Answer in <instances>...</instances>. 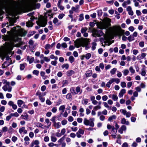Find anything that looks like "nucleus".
I'll list each match as a JSON object with an SVG mask.
<instances>
[{
    "instance_id": "f257e3e1",
    "label": "nucleus",
    "mask_w": 147,
    "mask_h": 147,
    "mask_svg": "<svg viewBox=\"0 0 147 147\" xmlns=\"http://www.w3.org/2000/svg\"><path fill=\"white\" fill-rule=\"evenodd\" d=\"M12 33L10 35L5 36L4 38L5 40H8L9 42L8 44L7 48L9 51H11L14 46V42L19 39V36H24L27 32L24 30L20 28L17 29L16 27H13L11 29Z\"/></svg>"
},
{
    "instance_id": "f03ea898",
    "label": "nucleus",
    "mask_w": 147,
    "mask_h": 147,
    "mask_svg": "<svg viewBox=\"0 0 147 147\" xmlns=\"http://www.w3.org/2000/svg\"><path fill=\"white\" fill-rule=\"evenodd\" d=\"M36 2L35 0H29L27 3L25 2H21L18 3L12 10L11 15L15 16L20 13L26 7H31L34 6Z\"/></svg>"
},
{
    "instance_id": "7ed1b4c3",
    "label": "nucleus",
    "mask_w": 147,
    "mask_h": 147,
    "mask_svg": "<svg viewBox=\"0 0 147 147\" xmlns=\"http://www.w3.org/2000/svg\"><path fill=\"white\" fill-rule=\"evenodd\" d=\"M110 34L113 36H120L124 33V30L122 29L119 26H114L110 27L109 30Z\"/></svg>"
},
{
    "instance_id": "20e7f679",
    "label": "nucleus",
    "mask_w": 147,
    "mask_h": 147,
    "mask_svg": "<svg viewBox=\"0 0 147 147\" xmlns=\"http://www.w3.org/2000/svg\"><path fill=\"white\" fill-rule=\"evenodd\" d=\"M110 19L108 18H104L101 22L98 23L97 24V27L101 29H105L107 30L108 27L111 26Z\"/></svg>"
},
{
    "instance_id": "39448f33",
    "label": "nucleus",
    "mask_w": 147,
    "mask_h": 147,
    "mask_svg": "<svg viewBox=\"0 0 147 147\" xmlns=\"http://www.w3.org/2000/svg\"><path fill=\"white\" fill-rule=\"evenodd\" d=\"M90 42V39L87 38H80L74 41V44L77 48H79L81 46H86Z\"/></svg>"
},
{
    "instance_id": "423d86ee",
    "label": "nucleus",
    "mask_w": 147,
    "mask_h": 147,
    "mask_svg": "<svg viewBox=\"0 0 147 147\" xmlns=\"http://www.w3.org/2000/svg\"><path fill=\"white\" fill-rule=\"evenodd\" d=\"M2 82L3 84H5L2 87L3 89L5 91H7L9 92H10L11 91L12 88L9 86V82L5 79L3 80Z\"/></svg>"
},
{
    "instance_id": "0eeeda50",
    "label": "nucleus",
    "mask_w": 147,
    "mask_h": 147,
    "mask_svg": "<svg viewBox=\"0 0 147 147\" xmlns=\"http://www.w3.org/2000/svg\"><path fill=\"white\" fill-rule=\"evenodd\" d=\"M94 118H90L89 120L86 118H84V123L86 125H89L90 127H93L94 124Z\"/></svg>"
},
{
    "instance_id": "6e6552de",
    "label": "nucleus",
    "mask_w": 147,
    "mask_h": 147,
    "mask_svg": "<svg viewBox=\"0 0 147 147\" xmlns=\"http://www.w3.org/2000/svg\"><path fill=\"white\" fill-rule=\"evenodd\" d=\"M70 91L71 93L74 95L76 94L79 93L80 94L82 92V90L79 86H77L76 89H75L74 87H71L70 88Z\"/></svg>"
},
{
    "instance_id": "1a4fd4ad",
    "label": "nucleus",
    "mask_w": 147,
    "mask_h": 147,
    "mask_svg": "<svg viewBox=\"0 0 147 147\" xmlns=\"http://www.w3.org/2000/svg\"><path fill=\"white\" fill-rule=\"evenodd\" d=\"M92 35L94 37H99L103 34L101 30H98L93 28L92 30Z\"/></svg>"
},
{
    "instance_id": "9d476101",
    "label": "nucleus",
    "mask_w": 147,
    "mask_h": 147,
    "mask_svg": "<svg viewBox=\"0 0 147 147\" xmlns=\"http://www.w3.org/2000/svg\"><path fill=\"white\" fill-rule=\"evenodd\" d=\"M47 23V21L45 19H42L38 21V24L40 26L44 27L45 26Z\"/></svg>"
},
{
    "instance_id": "9b49d317",
    "label": "nucleus",
    "mask_w": 147,
    "mask_h": 147,
    "mask_svg": "<svg viewBox=\"0 0 147 147\" xmlns=\"http://www.w3.org/2000/svg\"><path fill=\"white\" fill-rule=\"evenodd\" d=\"M19 132L21 135H24L27 134V131L24 127H22L19 129Z\"/></svg>"
},
{
    "instance_id": "f8f14e48",
    "label": "nucleus",
    "mask_w": 147,
    "mask_h": 147,
    "mask_svg": "<svg viewBox=\"0 0 147 147\" xmlns=\"http://www.w3.org/2000/svg\"><path fill=\"white\" fill-rule=\"evenodd\" d=\"M120 111L124 115H126L127 117H129L131 115L130 112H127V111L124 109H121L120 110Z\"/></svg>"
},
{
    "instance_id": "ddd939ff",
    "label": "nucleus",
    "mask_w": 147,
    "mask_h": 147,
    "mask_svg": "<svg viewBox=\"0 0 147 147\" xmlns=\"http://www.w3.org/2000/svg\"><path fill=\"white\" fill-rule=\"evenodd\" d=\"M11 3V2L9 1H5L4 2L3 4V8H4L5 9H6L9 7Z\"/></svg>"
},
{
    "instance_id": "4468645a",
    "label": "nucleus",
    "mask_w": 147,
    "mask_h": 147,
    "mask_svg": "<svg viewBox=\"0 0 147 147\" xmlns=\"http://www.w3.org/2000/svg\"><path fill=\"white\" fill-rule=\"evenodd\" d=\"M8 105L12 107V109L14 110H16L17 108V105L12 101H9Z\"/></svg>"
},
{
    "instance_id": "2eb2a0df",
    "label": "nucleus",
    "mask_w": 147,
    "mask_h": 147,
    "mask_svg": "<svg viewBox=\"0 0 147 147\" xmlns=\"http://www.w3.org/2000/svg\"><path fill=\"white\" fill-rule=\"evenodd\" d=\"M45 122L48 125L47 126L45 125L43 127H42V129L45 128L48 129L51 125V123L50 122L49 120L48 119H45Z\"/></svg>"
},
{
    "instance_id": "dca6fc26",
    "label": "nucleus",
    "mask_w": 147,
    "mask_h": 147,
    "mask_svg": "<svg viewBox=\"0 0 147 147\" xmlns=\"http://www.w3.org/2000/svg\"><path fill=\"white\" fill-rule=\"evenodd\" d=\"M126 129V127L125 125H122L118 130L119 132L121 134L123 133V131H125Z\"/></svg>"
},
{
    "instance_id": "f3484780",
    "label": "nucleus",
    "mask_w": 147,
    "mask_h": 147,
    "mask_svg": "<svg viewBox=\"0 0 147 147\" xmlns=\"http://www.w3.org/2000/svg\"><path fill=\"white\" fill-rule=\"evenodd\" d=\"M75 73V71L71 70L67 71L66 72V74L67 76L70 77Z\"/></svg>"
},
{
    "instance_id": "a211bd4d",
    "label": "nucleus",
    "mask_w": 147,
    "mask_h": 147,
    "mask_svg": "<svg viewBox=\"0 0 147 147\" xmlns=\"http://www.w3.org/2000/svg\"><path fill=\"white\" fill-rule=\"evenodd\" d=\"M39 143V141L38 140H33L30 144V146L31 147H33L34 145H38Z\"/></svg>"
},
{
    "instance_id": "6ab92c4d",
    "label": "nucleus",
    "mask_w": 147,
    "mask_h": 147,
    "mask_svg": "<svg viewBox=\"0 0 147 147\" xmlns=\"http://www.w3.org/2000/svg\"><path fill=\"white\" fill-rule=\"evenodd\" d=\"M43 59H41L40 60V62L41 64H43L44 63V61H45L46 62H48L50 61V59L48 57H43Z\"/></svg>"
},
{
    "instance_id": "aec40b11",
    "label": "nucleus",
    "mask_w": 147,
    "mask_h": 147,
    "mask_svg": "<svg viewBox=\"0 0 147 147\" xmlns=\"http://www.w3.org/2000/svg\"><path fill=\"white\" fill-rule=\"evenodd\" d=\"M24 144L25 145H27L30 144L29 141L30 139L28 136L25 137L24 138Z\"/></svg>"
},
{
    "instance_id": "412c9836",
    "label": "nucleus",
    "mask_w": 147,
    "mask_h": 147,
    "mask_svg": "<svg viewBox=\"0 0 147 147\" xmlns=\"http://www.w3.org/2000/svg\"><path fill=\"white\" fill-rule=\"evenodd\" d=\"M92 74V71L91 70L87 71L85 73V75L86 77H89L91 76Z\"/></svg>"
},
{
    "instance_id": "4be33fe9",
    "label": "nucleus",
    "mask_w": 147,
    "mask_h": 147,
    "mask_svg": "<svg viewBox=\"0 0 147 147\" xmlns=\"http://www.w3.org/2000/svg\"><path fill=\"white\" fill-rule=\"evenodd\" d=\"M126 92V90L124 89H123L121 90L119 94V96L120 98L122 97L124 94Z\"/></svg>"
},
{
    "instance_id": "5701e85b",
    "label": "nucleus",
    "mask_w": 147,
    "mask_h": 147,
    "mask_svg": "<svg viewBox=\"0 0 147 147\" xmlns=\"http://www.w3.org/2000/svg\"><path fill=\"white\" fill-rule=\"evenodd\" d=\"M36 95L39 96V98L42 97L46 95V92H37L36 94Z\"/></svg>"
},
{
    "instance_id": "b1692460",
    "label": "nucleus",
    "mask_w": 147,
    "mask_h": 147,
    "mask_svg": "<svg viewBox=\"0 0 147 147\" xmlns=\"http://www.w3.org/2000/svg\"><path fill=\"white\" fill-rule=\"evenodd\" d=\"M114 82L113 78H111L107 83V84H106V86L108 88H110V87L111 84Z\"/></svg>"
},
{
    "instance_id": "393cba45",
    "label": "nucleus",
    "mask_w": 147,
    "mask_h": 147,
    "mask_svg": "<svg viewBox=\"0 0 147 147\" xmlns=\"http://www.w3.org/2000/svg\"><path fill=\"white\" fill-rule=\"evenodd\" d=\"M143 66L144 67L141 70V72L140 74L142 76H145L146 74V70L145 68V66L144 65H143Z\"/></svg>"
},
{
    "instance_id": "a878e982",
    "label": "nucleus",
    "mask_w": 147,
    "mask_h": 147,
    "mask_svg": "<svg viewBox=\"0 0 147 147\" xmlns=\"http://www.w3.org/2000/svg\"><path fill=\"white\" fill-rule=\"evenodd\" d=\"M131 2L130 0H127V1H125L122 4V6L124 7H126L127 5L131 4Z\"/></svg>"
},
{
    "instance_id": "bb28decb",
    "label": "nucleus",
    "mask_w": 147,
    "mask_h": 147,
    "mask_svg": "<svg viewBox=\"0 0 147 147\" xmlns=\"http://www.w3.org/2000/svg\"><path fill=\"white\" fill-rule=\"evenodd\" d=\"M27 60L29 61V63L31 64L34 61V59L33 57L30 58L29 56H28L27 57Z\"/></svg>"
},
{
    "instance_id": "cd10ccee",
    "label": "nucleus",
    "mask_w": 147,
    "mask_h": 147,
    "mask_svg": "<svg viewBox=\"0 0 147 147\" xmlns=\"http://www.w3.org/2000/svg\"><path fill=\"white\" fill-rule=\"evenodd\" d=\"M121 122L122 124H125L127 125H128L129 124V122L128 121H126V119L124 118L122 119Z\"/></svg>"
},
{
    "instance_id": "c85d7f7f",
    "label": "nucleus",
    "mask_w": 147,
    "mask_h": 147,
    "mask_svg": "<svg viewBox=\"0 0 147 147\" xmlns=\"http://www.w3.org/2000/svg\"><path fill=\"white\" fill-rule=\"evenodd\" d=\"M54 127L57 129L61 127V125L60 122H55L53 124Z\"/></svg>"
},
{
    "instance_id": "c756f323",
    "label": "nucleus",
    "mask_w": 147,
    "mask_h": 147,
    "mask_svg": "<svg viewBox=\"0 0 147 147\" xmlns=\"http://www.w3.org/2000/svg\"><path fill=\"white\" fill-rule=\"evenodd\" d=\"M66 98L71 101L72 99V96L71 93H68L66 96Z\"/></svg>"
},
{
    "instance_id": "7c9ffc66",
    "label": "nucleus",
    "mask_w": 147,
    "mask_h": 147,
    "mask_svg": "<svg viewBox=\"0 0 147 147\" xmlns=\"http://www.w3.org/2000/svg\"><path fill=\"white\" fill-rule=\"evenodd\" d=\"M47 145L49 147H57L58 146L57 144H54L53 142L49 143Z\"/></svg>"
},
{
    "instance_id": "2f4dec72",
    "label": "nucleus",
    "mask_w": 147,
    "mask_h": 147,
    "mask_svg": "<svg viewBox=\"0 0 147 147\" xmlns=\"http://www.w3.org/2000/svg\"><path fill=\"white\" fill-rule=\"evenodd\" d=\"M40 74L41 76L43 78V79L45 80L47 78V76L45 75V72L43 71H41L40 72Z\"/></svg>"
},
{
    "instance_id": "473e14b6",
    "label": "nucleus",
    "mask_w": 147,
    "mask_h": 147,
    "mask_svg": "<svg viewBox=\"0 0 147 147\" xmlns=\"http://www.w3.org/2000/svg\"><path fill=\"white\" fill-rule=\"evenodd\" d=\"M61 67L62 69H68L69 68V65L67 63H65L61 66Z\"/></svg>"
},
{
    "instance_id": "72a5a7b5",
    "label": "nucleus",
    "mask_w": 147,
    "mask_h": 147,
    "mask_svg": "<svg viewBox=\"0 0 147 147\" xmlns=\"http://www.w3.org/2000/svg\"><path fill=\"white\" fill-rule=\"evenodd\" d=\"M51 141L53 142H55L57 140V138L53 135L51 136Z\"/></svg>"
},
{
    "instance_id": "f704fd0d",
    "label": "nucleus",
    "mask_w": 147,
    "mask_h": 147,
    "mask_svg": "<svg viewBox=\"0 0 147 147\" xmlns=\"http://www.w3.org/2000/svg\"><path fill=\"white\" fill-rule=\"evenodd\" d=\"M24 103V101L21 100H19L17 101V104L18 107H20Z\"/></svg>"
},
{
    "instance_id": "c9c22d12",
    "label": "nucleus",
    "mask_w": 147,
    "mask_h": 147,
    "mask_svg": "<svg viewBox=\"0 0 147 147\" xmlns=\"http://www.w3.org/2000/svg\"><path fill=\"white\" fill-rule=\"evenodd\" d=\"M26 65V63H25L20 64V69L21 70H23L25 68V66Z\"/></svg>"
},
{
    "instance_id": "e433bc0d",
    "label": "nucleus",
    "mask_w": 147,
    "mask_h": 147,
    "mask_svg": "<svg viewBox=\"0 0 147 147\" xmlns=\"http://www.w3.org/2000/svg\"><path fill=\"white\" fill-rule=\"evenodd\" d=\"M35 125L38 127H40L42 129V127H43L44 125L42 124L39 122H37L35 123Z\"/></svg>"
},
{
    "instance_id": "4c0bfd02",
    "label": "nucleus",
    "mask_w": 147,
    "mask_h": 147,
    "mask_svg": "<svg viewBox=\"0 0 147 147\" xmlns=\"http://www.w3.org/2000/svg\"><path fill=\"white\" fill-rule=\"evenodd\" d=\"M65 139V137L63 136L60 138L58 141V142L60 144H61L63 142H64V140Z\"/></svg>"
},
{
    "instance_id": "58836bf2",
    "label": "nucleus",
    "mask_w": 147,
    "mask_h": 147,
    "mask_svg": "<svg viewBox=\"0 0 147 147\" xmlns=\"http://www.w3.org/2000/svg\"><path fill=\"white\" fill-rule=\"evenodd\" d=\"M79 7V5H77L75 7H73L71 8L72 11H77Z\"/></svg>"
},
{
    "instance_id": "ea45409f",
    "label": "nucleus",
    "mask_w": 147,
    "mask_h": 147,
    "mask_svg": "<svg viewBox=\"0 0 147 147\" xmlns=\"http://www.w3.org/2000/svg\"><path fill=\"white\" fill-rule=\"evenodd\" d=\"M128 39L130 42L133 41L134 40V38L132 35H130L128 37Z\"/></svg>"
},
{
    "instance_id": "a19ab883",
    "label": "nucleus",
    "mask_w": 147,
    "mask_h": 147,
    "mask_svg": "<svg viewBox=\"0 0 147 147\" xmlns=\"http://www.w3.org/2000/svg\"><path fill=\"white\" fill-rule=\"evenodd\" d=\"M117 70V68H114L112 69L110 71V72L112 75L115 74Z\"/></svg>"
},
{
    "instance_id": "79ce46f5",
    "label": "nucleus",
    "mask_w": 147,
    "mask_h": 147,
    "mask_svg": "<svg viewBox=\"0 0 147 147\" xmlns=\"http://www.w3.org/2000/svg\"><path fill=\"white\" fill-rule=\"evenodd\" d=\"M65 108V105L60 106L59 108V111H62V112H63Z\"/></svg>"
},
{
    "instance_id": "37998d69",
    "label": "nucleus",
    "mask_w": 147,
    "mask_h": 147,
    "mask_svg": "<svg viewBox=\"0 0 147 147\" xmlns=\"http://www.w3.org/2000/svg\"><path fill=\"white\" fill-rule=\"evenodd\" d=\"M112 130L111 131V132L112 134H115L117 133V129L115 128L114 127H113V128L111 129Z\"/></svg>"
},
{
    "instance_id": "c03bdc74",
    "label": "nucleus",
    "mask_w": 147,
    "mask_h": 147,
    "mask_svg": "<svg viewBox=\"0 0 147 147\" xmlns=\"http://www.w3.org/2000/svg\"><path fill=\"white\" fill-rule=\"evenodd\" d=\"M69 59L71 63H72L74 61V58L72 56H71L69 57Z\"/></svg>"
},
{
    "instance_id": "a18cd8bd",
    "label": "nucleus",
    "mask_w": 147,
    "mask_h": 147,
    "mask_svg": "<svg viewBox=\"0 0 147 147\" xmlns=\"http://www.w3.org/2000/svg\"><path fill=\"white\" fill-rule=\"evenodd\" d=\"M21 117H23L22 119H25L26 120H28L29 116L27 114H26L25 115H21Z\"/></svg>"
},
{
    "instance_id": "49530a36",
    "label": "nucleus",
    "mask_w": 147,
    "mask_h": 147,
    "mask_svg": "<svg viewBox=\"0 0 147 147\" xmlns=\"http://www.w3.org/2000/svg\"><path fill=\"white\" fill-rule=\"evenodd\" d=\"M116 117L115 115H113L109 117L108 119L109 121H111L113 119H116Z\"/></svg>"
},
{
    "instance_id": "de8ad7c7",
    "label": "nucleus",
    "mask_w": 147,
    "mask_h": 147,
    "mask_svg": "<svg viewBox=\"0 0 147 147\" xmlns=\"http://www.w3.org/2000/svg\"><path fill=\"white\" fill-rule=\"evenodd\" d=\"M85 57L87 59H89L91 56V55L90 53H88L84 55Z\"/></svg>"
},
{
    "instance_id": "09e8293b",
    "label": "nucleus",
    "mask_w": 147,
    "mask_h": 147,
    "mask_svg": "<svg viewBox=\"0 0 147 147\" xmlns=\"http://www.w3.org/2000/svg\"><path fill=\"white\" fill-rule=\"evenodd\" d=\"M112 99L115 101L117 100L118 99V96L117 95L113 94L112 95Z\"/></svg>"
},
{
    "instance_id": "8fccbe9b",
    "label": "nucleus",
    "mask_w": 147,
    "mask_h": 147,
    "mask_svg": "<svg viewBox=\"0 0 147 147\" xmlns=\"http://www.w3.org/2000/svg\"><path fill=\"white\" fill-rule=\"evenodd\" d=\"M139 46L141 47H143L144 46V42L143 41H141L139 44Z\"/></svg>"
},
{
    "instance_id": "3c124183",
    "label": "nucleus",
    "mask_w": 147,
    "mask_h": 147,
    "mask_svg": "<svg viewBox=\"0 0 147 147\" xmlns=\"http://www.w3.org/2000/svg\"><path fill=\"white\" fill-rule=\"evenodd\" d=\"M101 108V106L97 105L94 106L93 108V109L94 111H96L97 110L100 109Z\"/></svg>"
},
{
    "instance_id": "603ef678",
    "label": "nucleus",
    "mask_w": 147,
    "mask_h": 147,
    "mask_svg": "<svg viewBox=\"0 0 147 147\" xmlns=\"http://www.w3.org/2000/svg\"><path fill=\"white\" fill-rule=\"evenodd\" d=\"M88 30V28L86 27H84L82 28L81 30V33L83 34L84 33L86 32Z\"/></svg>"
},
{
    "instance_id": "864d4df0",
    "label": "nucleus",
    "mask_w": 147,
    "mask_h": 147,
    "mask_svg": "<svg viewBox=\"0 0 147 147\" xmlns=\"http://www.w3.org/2000/svg\"><path fill=\"white\" fill-rule=\"evenodd\" d=\"M88 102V100L87 99H84L82 101V103L83 104L87 105Z\"/></svg>"
},
{
    "instance_id": "5fc2aeb1",
    "label": "nucleus",
    "mask_w": 147,
    "mask_h": 147,
    "mask_svg": "<svg viewBox=\"0 0 147 147\" xmlns=\"http://www.w3.org/2000/svg\"><path fill=\"white\" fill-rule=\"evenodd\" d=\"M129 70L130 72L132 74H134L135 73V70L133 69V67L132 66H131L129 68Z\"/></svg>"
},
{
    "instance_id": "6e6d98bb",
    "label": "nucleus",
    "mask_w": 147,
    "mask_h": 147,
    "mask_svg": "<svg viewBox=\"0 0 147 147\" xmlns=\"http://www.w3.org/2000/svg\"><path fill=\"white\" fill-rule=\"evenodd\" d=\"M8 132L10 134H12L13 131V129L12 127L11 126L8 129Z\"/></svg>"
},
{
    "instance_id": "4d7b16f0",
    "label": "nucleus",
    "mask_w": 147,
    "mask_h": 147,
    "mask_svg": "<svg viewBox=\"0 0 147 147\" xmlns=\"http://www.w3.org/2000/svg\"><path fill=\"white\" fill-rule=\"evenodd\" d=\"M122 88H125L126 86V83L124 82H121L120 84Z\"/></svg>"
},
{
    "instance_id": "13d9d810",
    "label": "nucleus",
    "mask_w": 147,
    "mask_h": 147,
    "mask_svg": "<svg viewBox=\"0 0 147 147\" xmlns=\"http://www.w3.org/2000/svg\"><path fill=\"white\" fill-rule=\"evenodd\" d=\"M45 48L46 50L52 48L51 45L49 44H47L45 46Z\"/></svg>"
},
{
    "instance_id": "bf43d9fd",
    "label": "nucleus",
    "mask_w": 147,
    "mask_h": 147,
    "mask_svg": "<svg viewBox=\"0 0 147 147\" xmlns=\"http://www.w3.org/2000/svg\"><path fill=\"white\" fill-rule=\"evenodd\" d=\"M129 73V71L127 69H125L123 70V74L125 76L128 74Z\"/></svg>"
},
{
    "instance_id": "052dcab7",
    "label": "nucleus",
    "mask_w": 147,
    "mask_h": 147,
    "mask_svg": "<svg viewBox=\"0 0 147 147\" xmlns=\"http://www.w3.org/2000/svg\"><path fill=\"white\" fill-rule=\"evenodd\" d=\"M96 45V43L95 42H94L92 43V50H94L95 49Z\"/></svg>"
},
{
    "instance_id": "680f3d73",
    "label": "nucleus",
    "mask_w": 147,
    "mask_h": 147,
    "mask_svg": "<svg viewBox=\"0 0 147 147\" xmlns=\"http://www.w3.org/2000/svg\"><path fill=\"white\" fill-rule=\"evenodd\" d=\"M17 140L18 138L15 136H13L11 138L12 141L14 142H15Z\"/></svg>"
},
{
    "instance_id": "e2e57ef3",
    "label": "nucleus",
    "mask_w": 147,
    "mask_h": 147,
    "mask_svg": "<svg viewBox=\"0 0 147 147\" xmlns=\"http://www.w3.org/2000/svg\"><path fill=\"white\" fill-rule=\"evenodd\" d=\"M32 73L38 76L39 73V71L37 70H34L33 71Z\"/></svg>"
},
{
    "instance_id": "0e129e2a",
    "label": "nucleus",
    "mask_w": 147,
    "mask_h": 147,
    "mask_svg": "<svg viewBox=\"0 0 147 147\" xmlns=\"http://www.w3.org/2000/svg\"><path fill=\"white\" fill-rule=\"evenodd\" d=\"M133 84V83L132 82H129L127 83V87L128 88H129L131 87Z\"/></svg>"
},
{
    "instance_id": "69168bd1",
    "label": "nucleus",
    "mask_w": 147,
    "mask_h": 147,
    "mask_svg": "<svg viewBox=\"0 0 147 147\" xmlns=\"http://www.w3.org/2000/svg\"><path fill=\"white\" fill-rule=\"evenodd\" d=\"M65 16V15L64 14L62 13L59 14L58 16V18L59 19H61Z\"/></svg>"
},
{
    "instance_id": "338daca9",
    "label": "nucleus",
    "mask_w": 147,
    "mask_h": 147,
    "mask_svg": "<svg viewBox=\"0 0 147 147\" xmlns=\"http://www.w3.org/2000/svg\"><path fill=\"white\" fill-rule=\"evenodd\" d=\"M67 122V121L65 119L62 120L61 122V124L63 125H64L66 124Z\"/></svg>"
},
{
    "instance_id": "774afa93",
    "label": "nucleus",
    "mask_w": 147,
    "mask_h": 147,
    "mask_svg": "<svg viewBox=\"0 0 147 147\" xmlns=\"http://www.w3.org/2000/svg\"><path fill=\"white\" fill-rule=\"evenodd\" d=\"M2 130L3 132H5L8 131V129L7 127L5 126L2 128Z\"/></svg>"
}]
</instances>
